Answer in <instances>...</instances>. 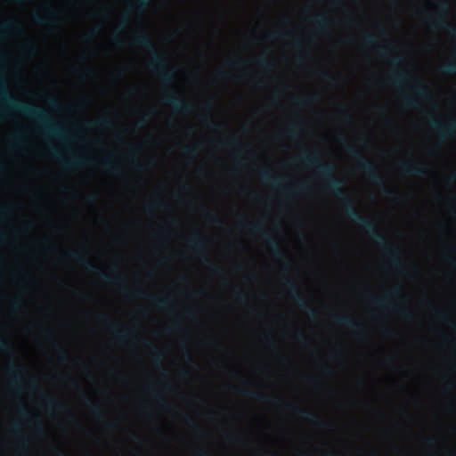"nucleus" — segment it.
Returning <instances> with one entry per match:
<instances>
[{
  "instance_id": "nucleus-1",
  "label": "nucleus",
  "mask_w": 456,
  "mask_h": 456,
  "mask_svg": "<svg viewBox=\"0 0 456 456\" xmlns=\"http://www.w3.org/2000/svg\"><path fill=\"white\" fill-rule=\"evenodd\" d=\"M298 159L305 167L314 168L317 175L325 182L327 191L342 201L346 216L365 231L370 238L382 248V251L389 259L393 270L402 272L403 261L398 248L392 245L387 237L378 231L375 221L364 218L360 215L354 201L344 191L345 182L334 177L336 171L334 164L323 162L319 152L313 154L306 152L300 156Z\"/></svg>"
},
{
  "instance_id": "nucleus-2",
  "label": "nucleus",
  "mask_w": 456,
  "mask_h": 456,
  "mask_svg": "<svg viewBox=\"0 0 456 456\" xmlns=\"http://www.w3.org/2000/svg\"><path fill=\"white\" fill-rule=\"evenodd\" d=\"M19 113L35 120L44 134L57 139L70 141L72 137L62 126L55 124L43 109L16 99L10 92L4 78H0V115Z\"/></svg>"
},
{
  "instance_id": "nucleus-3",
  "label": "nucleus",
  "mask_w": 456,
  "mask_h": 456,
  "mask_svg": "<svg viewBox=\"0 0 456 456\" xmlns=\"http://www.w3.org/2000/svg\"><path fill=\"white\" fill-rule=\"evenodd\" d=\"M131 44L134 46L144 49L151 54V61L150 63V69L152 71L158 73L162 84L170 85L175 81V70L166 69L167 66V61L163 55L157 52L156 47L148 33L145 31L137 33L131 39Z\"/></svg>"
},
{
  "instance_id": "nucleus-4",
  "label": "nucleus",
  "mask_w": 456,
  "mask_h": 456,
  "mask_svg": "<svg viewBox=\"0 0 456 456\" xmlns=\"http://www.w3.org/2000/svg\"><path fill=\"white\" fill-rule=\"evenodd\" d=\"M348 154L359 163L360 168L363 174L370 179V181L379 186L383 195L387 197H394L396 193L388 189L386 185V181L379 174L378 167L370 160L365 159L362 152L351 145L346 146Z\"/></svg>"
},
{
  "instance_id": "nucleus-5",
  "label": "nucleus",
  "mask_w": 456,
  "mask_h": 456,
  "mask_svg": "<svg viewBox=\"0 0 456 456\" xmlns=\"http://www.w3.org/2000/svg\"><path fill=\"white\" fill-rule=\"evenodd\" d=\"M66 255L70 259L76 261L79 265L83 266L87 272L97 274L103 281L114 283L123 288L124 291L126 290L125 288V279L123 276L118 274L117 277L113 278L111 275H110L109 273L102 271L98 266L93 264L88 259V256L82 251L69 250L66 252Z\"/></svg>"
},
{
  "instance_id": "nucleus-6",
  "label": "nucleus",
  "mask_w": 456,
  "mask_h": 456,
  "mask_svg": "<svg viewBox=\"0 0 456 456\" xmlns=\"http://www.w3.org/2000/svg\"><path fill=\"white\" fill-rule=\"evenodd\" d=\"M239 225L241 227H247L252 232L258 234L268 245L272 256L278 260H284L288 264V259L285 257L283 251L281 248V245L276 239L269 236L268 232L264 229L261 224L256 223L254 224H248L241 216L239 218Z\"/></svg>"
},
{
  "instance_id": "nucleus-7",
  "label": "nucleus",
  "mask_w": 456,
  "mask_h": 456,
  "mask_svg": "<svg viewBox=\"0 0 456 456\" xmlns=\"http://www.w3.org/2000/svg\"><path fill=\"white\" fill-rule=\"evenodd\" d=\"M402 293L401 287H395L387 291L382 297H372V303L381 308L388 309L395 314H400L404 320L411 321L413 318L412 313L408 308L400 309L391 303L392 298H398Z\"/></svg>"
},
{
  "instance_id": "nucleus-8",
  "label": "nucleus",
  "mask_w": 456,
  "mask_h": 456,
  "mask_svg": "<svg viewBox=\"0 0 456 456\" xmlns=\"http://www.w3.org/2000/svg\"><path fill=\"white\" fill-rule=\"evenodd\" d=\"M283 284L289 289L290 298L296 303L298 308L305 312L309 317L314 318L317 315V311L313 308L308 301L300 294L298 285L290 279L285 280Z\"/></svg>"
},
{
  "instance_id": "nucleus-9",
  "label": "nucleus",
  "mask_w": 456,
  "mask_h": 456,
  "mask_svg": "<svg viewBox=\"0 0 456 456\" xmlns=\"http://www.w3.org/2000/svg\"><path fill=\"white\" fill-rule=\"evenodd\" d=\"M436 8L439 11L436 13V18L431 21L430 25L432 28H442L448 35L452 37H456V27L448 23L446 12L449 9V4L446 1H440L435 4Z\"/></svg>"
},
{
  "instance_id": "nucleus-10",
  "label": "nucleus",
  "mask_w": 456,
  "mask_h": 456,
  "mask_svg": "<svg viewBox=\"0 0 456 456\" xmlns=\"http://www.w3.org/2000/svg\"><path fill=\"white\" fill-rule=\"evenodd\" d=\"M429 126L442 141L456 137V118L451 119L447 123H442L432 118L429 120Z\"/></svg>"
},
{
  "instance_id": "nucleus-11",
  "label": "nucleus",
  "mask_w": 456,
  "mask_h": 456,
  "mask_svg": "<svg viewBox=\"0 0 456 456\" xmlns=\"http://www.w3.org/2000/svg\"><path fill=\"white\" fill-rule=\"evenodd\" d=\"M414 97L404 95L403 97V101L404 104L409 108H417L418 102L417 99H420L427 102H431L434 100L433 95L430 94L428 87L423 82H418L414 88Z\"/></svg>"
},
{
  "instance_id": "nucleus-12",
  "label": "nucleus",
  "mask_w": 456,
  "mask_h": 456,
  "mask_svg": "<svg viewBox=\"0 0 456 456\" xmlns=\"http://www.w3.org/2000/svg\"><path fill=\"white\" fill-rule=\"evenodd\" d=\"M166 92L167 96L165 98L164 102L166 104L169 105L174 111L185 114L192 112L193 105L191 102L177 96L173 90H167Z\"/></svg>"
},
{
  "instance_id": "nucleus-13",
  "label": "nucleus",
  "mask_w": 456,
  "mask_h": 456,
  "mask_svg": "<svg viewBox=\"0 0 456 456\" xmlns=\"http://www.w3.org/2000/svg\"><path fill=\"white\" fill-rule=\"evenodd\" d=\"M51 153L54 158H56L59 160L61 165L67 169L78 168L80 167L85 166L90 161L89 159L81 157L77 154H72L70 157L67 159L63 158L59 154V151L55 148H51Z\"/></svg>"
},
{
  "instance_id": "nucleus-14",
  "label": "nucleus",
  "mask_w": 456,
  "mask_h": 456,
  "mask_svg": "<svg viewBox=\"0 0 456 456\" xmlns=\"http://www.w3.org/2000/svg\"><path fill=\"white\" fill-rule=\"evenodd\" d=\"M286 405L288 407L292 408L297 415H298L302 419L314 424L316 427H318L320 428L330 429L331 428V425L330 422L322 419L320 418V416L317 415L316 413H314L310 411L302 410L297 406L292 405L291 403H287Z\"/></svg>"
},
{
  "instance_id": "nucleus-15",
  "label": "nucleus",
  "mask_w": 456,
  "mask_h": 456,
  "mask_svg": "<svg viewBox=\"0 0 456 456\" xmlns=\"http://www.w3.org/2000/svg\"><path fill=\"white\" fill-rule=\"evenodd\" d=\"M400 168L406 175L424 176L427 166L420 162H403L400 165Z\"/></svg>"
},
{
  "instance_id": "nucleus-16",
  "label": "nucleus",
  "mask_w": 456,
  "mask_h": 456,
  "mask_svg": "<svg viewBox=\"0 0 456 456\" xmlns=\"http://www.w3.org/2000/svg\"><path fill=\"white\" fill-rule=\"evenodd\" d=\"M9 373V383L12 387H18L23 379V367L18 366L13 362H11L7 367Z\"/></svg>"
},
{
  "instance_id": "nucleus-17",
  "label": "nucleus",
  "mask_w": 456,
  "mask_h": 456,
  "mask_svg": "<svg viewBox=\"0 0 456 456\" xmlns=\"http://www.w3.org/2000/svg\"><path fill=\"white\" fill-rule=\"evenodd\" d=\"M240 393L246 396H248L252 399H255L256 401L263 402V403H275L280 402V400L275 397H273L270 395H265L262 393L252 391V390L243 389V390H240Z\"/></svg>"
},
{
  "instance_id": "nucleus-18",
  "label": "nucleus",
  "mask_w": 456,
  "mask_h": 456,
  "mask_svg": "<svg viewBox=\"0 0 456 456\" xmlns=\"http://www.w3.org/2000/svg\"><path fill=\"white\" fill-rule=\"evenodd\" d=\"M260 178L264 183H269L273 187H281L284 182L282 178L275 175L274 173L269 169L262 170Z\"/></svg>"
},
{
  "instance_id": "nucleus-19",
  "label": "nucleus",
  "mask_w": 456,
  "mask_h": 456,
  "mask_svg": "<svg viewBox=\"0 0 456 456\" xmlns=\"http://www.w3.org/2000/svg\"><path fill=\"white\" fill-rule=\"evenodd\" d=\"M136 296L139 297L149 298L159 309H167L168 303L172 301L171 297H150L142 290H138Z\"/></svg>"
},
{
  "instance_id": "nucleus-20",
  "label": "nucleus",
  "mask_w": 456,
  "mask_h": 456,
  "mask_svg": "<svg viewBox=\"0 0 456 456\" xmlns=\"http://www.w3.org/2000/svg\"><path fill=\"white\" fill-rule=\"evenodd\" d=\"M58 12L54 9H51L49 14L45 17L35 13L33 15L34 20L40 25H55L57 23Z\"/></svg>"
},
{
  "instance_id": "nucleus-21",
  "label": "nucleus",
  "mask_w": 456,
  "mask_h": 456,
  "mask_svg": "<svg viewBox=\"0 0 456 456\" xmlns=\"http://www.w3.org/2000/svg\"><path fill=\"white\" fill-rule=\"evenodd\" d=\"M335 322L342 326L347 327L349 329H352L354 330H361L363 328L362 323L355 321L354 319L349 316H337L335 318Z\"/></svg>"
},
{
  "instance_id": "nucleus-22",
  "label": "nucleus",
  "mask_w": 456,
  "mask_h": 456,
  "mask_svg": "<svg viewBox=\"0 0 456 456\" xmlns=\"http://www.w3.org/2000/svg\"><path fill=\"white\" fill-rule=\"evenodd\" d=\"M318 31L326 33L330 30V20L324 15L318 14L313 19Z\"/></svg>"
},
{
  "instance_id": "nucleus-23",
  "label": "nucleus",
  "mask_w": 456,
  "mask_h": 456,
  "mask_svg": "<svg viewBox=\"0 0 456 456\" xmlns=\"http://www.w3.org/2000/svg\"><path fill=\"white\" fill-rule=\"evenodd\" d=\"M190 245L198 252L206 251V240L199 233H195L190 240Z\"/></svg>"
},
{
  "instance_id": "nucleus-24",
  "label": "nucleus",
  "mask_w": 456,
  "mask_h": 456,
  "mask_svg": "<svg viewBox=\"0 0 456 456\" xmlns=\"http://www.w3.org/2000/svg\"><path fill=\"white\" fill-rule=\"evenodd\" d=\"M410 80L411 77L403 71H395L391 77V82L396 86H401Z\"/></svg>"
},
{
  "instance_id": "nucleus-25",
  "label": "nucleus",
  "mask_w": 456,
  "mask_h": 456,
  "mask_svg": "<svg viewBox=\"0 0 456 456\" xmlns=\"http://www.w3.org/2000/svg\"><path fill=\"white\" fill-rule=\"evenodd\" d=\"M143 344L145 346H147L150 348V350L153 353V356H154L153 359H154L155 363L160 364L164 358L163 352L160 349H159L156 346H154L151 342H150L149 340L144 339Z\"/></svg>"
},
{
  "instance_id": "nucleus-26",
  "label": "nucleus",
  "mask_w": 456,
  "mask_h": 456,
  "mask_svg": "<svg viewBox=\"0 0 456 456\" xmlns=\"http://www.w3.org/2000/svg\"><path fill=\"white\" fill-rule=\"evenodd\" d=\"M305 125L302 122L295 123L287 128V134L291 139H296L298 133L305 129Z\"/></svg>"
},
{
  "instance_id": "nucleus-27",
  "label": "nucleus",
  "mask_w": 456,
  "mask_h": 456,
  "mask_svg": "<svg viewBox=\"0 0 456 456\" xmlns=\"http://www.w3.org/2000/svg\"><path fill=\"white\" fill-rule=\"evenodd\" d=\"M84 403L88 407V409L90 410V411L95 416L97 417L98 419L100 418H102L103 417V414H102V409L101 407L99 406L98 403L91 401L89 398L87 397H85L84 398Z\"/></svg>"
},
{
  "instance_id": "nucleus-28",
  "label": "nucleus",
  "mask_w": 456,
  "mask_h": 456,
  "mask_svg": "<svg viewBox=\"0 0 456 456\" xmlns=\"http://www.w3.org/2000/svg\"><path fill=\"white\" fill-rule=\"evenodd\" d=\"M103 167L113 175L118 176L122 174V170L118 167L114 166L113 160L110 157L104 159Z\"/></svg>"
},
{
  "instance_id": "nucleus-29",
  "label": "nucleus",
  "mask_w": 456,
  "mask_h": 456,
  "mask_svg": "<svg viewBox=\"0 0 456 456\" xmlns=\"http://www.w3.org/2000/svg\"><path fill=\"white\" fill-rule=\"evenodd\" d=\"M20 27L15 21L10 20V21L5 22L4 24H3L1 26L0 40L4 38L7 32H9L11 30L20 29Z\"/></svg>"
},
{
  "instance_id": "nucleus-30",
  "label": "nucleus",
  "mask_w": 456,
  "mask_h": 456,
  "mask_svg": "<svg viewBox=\"0 0 456 456\" xmlns=\"http://www.w3.org/2000/svg\"><path fill=\"white\" fill-rule=\"evenodd\" d=\"M87 125L91 127L96 126L102 128H110L113 126V121L109 117H106L94 122H88Z\"/></svg>"
},
{
  "instance_id": "nucleus-31",
  "label": "nucleus",
  "mask_w": 456,
  "mask_h": 456,
  "mask_svg": "<svg viewBox=\"0 0 456 456\" xmlns=\"http://www.w3.org/2000/svg\"><path fill=\"white\" fill-rule=\"evenodd\" d=\"M44 402L48 410H56L59 411H65L64 406L61 403H57L53 398L44 395Z\"/></svg>"
},
{
  "instance_id": "nucleus-32",
  "label": "nucleus",
  "mask_w": 456,
  "mask_h": 456,
  "mask_svg": "<svg viewBox=\"0 0 456 456\" xmlns=\"http://www.w3.org/2000/svg\"><path fill=\"white\" fill-rule=\"evenodd\" d=\"M317 101L316 95H309L304 98H296L295 102L301 108L308 107Z\"/></svg>"
},
{
  "instance_id": "nucleus-33",
  "label": "nucleus",
  "mask_w": 456,
  "mask_h": 456,
  "mask_svg": "<svg viewBox=\"0 0 456 456\" xmlns=\"http://www.w3.org/2000/svg\"><path fill=\"white\" fill-rule=\"evenodd\" d=\"M110 331L119 342L124 343L127 341L129 336L126 330L119 331L116 325H111Z\"/></svg>"
},
{
  "instance_id": "nucleus-34",
  "label": "nucleus",
  "mask_w": 456,
  "mask_h": 456,
  "mask_svg": "<svg viewBox=\"0 0 456 456\" xmlns=\"http://www.w3.org/2000/svg\"><path fill=\"white\" fill-rule=\"evenodd\" d=\"M13 346L7 341L0 333V351L5 354H13Z\"/></svg>"
},
{
  "instance_id": "nucleus-35",
  "label": "nucleus",
  "mask_w": 456,
  "mask_h": 456,
  "mask_svg": "<svg viewBox=\"0 0 456 456\" xmlns=\"http://www.w3.org/2000/svg\"><path fill=\"white\" fill-rule=\"evenodd\" d=\"M256 61L260 67L265 69H272L274 67L273 63L270 61L265 55H260L257 57Z\"/></svg>"
},
{
  "instance_id": "nucleus-36",
  "label": "nucleus",
  "mask_w": 456,
  "mask_h": 456,
  "mask_svg": "<svg viewBox=\"0 0 456 456\" xmlns=\"http://www.w3.org/2000/svg\"><path fill=\"white\" fill-rule=\"evenodd\" d=\"M151 1L152 0H137L133 7L138 13H142L148 8Z\"/></svg>"
},
{
  "instance_id": "nucleus-37",
  "label": "nucleus",
  "mask_w": 456,
  "mask_h": 456,
  "mask_svg": "<svg viewBox=\"0 0 456 456\" xmlns=\"http://www.w3.org/2000/svg\"><path fill=\"white\" fill-rule=\"evenodd\" d=\"M441 70L444 74H456V59L444 65Z\"/></svg>"
},
{
  "instance_id": "nucleus-38",
  "label": "nucleus",
  "mask_w": 456,
  "mask_h": 456,
  "mask_svg": "<svg viewBox=\"0 0 456 456\" xmlns=\"http://www.w3.org/2000/svg\"><path fill=\"white\" fill-rule=\"evenodd\" d=\"M202 262L206 265H208L210 270L215 273H217V274H221L223 273L222 269H220L219 267H216V265H214L210 261L209 259L206 256L202 259Z\"/></svg>"
},
{
  "instance_id": "nucleus-39",
  "label": "nucleus",
  "mask_w": 456,
  "mask_h": 456,
  "mask_svg": "<svg viewBox=\"0 0 456 456\" xmlns=\"http://www.w3.org/2000/svg\"><path fill=\"white\" fill-rule=\"evenodd\" d=\"M394 50V45L392 43H387L385 45H381L378 48V52L381 56H384L388 51Z\"/></svg>"
},
{
  "instance_id": "nucleus-40",
  "label": "nucleus",
  "mask_w": 456,
  "mask_h": 456,
  "mask_svg": "<svg viewBox=\"0 0 456 456\" xmlns=\"http://www.w3.org/2000/svg\"><path fill=\"white\" fill-rule=\"evenodd\" d=\"M205 213H206V216L210 218V223L212 224H220V219L216 213L211 212L209 210H206Z\"/></svg>"
},
{
  "instance_id": "nucleus-41",
  "label": "nucleus",
  "mask_w": 456,
  "mask_h": 456,
  "mask_svg": "<svg viewBox=\"0 0 456 456\" xmlns=\"http://www.w3.org/2000/svg\"><path fill=\"white\" fill-rule=\"evenodd\" d=\"M198 147L199 145H195L193 147L185 146L183 148V152L191 157H195L198 154Z\"/></svg>"
},
{
  "instance_id": "nucleus-42",
  "label": "nucleus",
  "mask_w": 456,
  "mask_h": 456,
  "mask_svg": "<svg viewBox=\"0 0 456 456\" xmlns=\"http://www.w3.org/2000/svg\"><path fill=\"white\" fill-rule=\"evenodd\" d=\"M364 44L367 45H374L378 42L375 35L368 34L364 37Z\"/></svg>"
},
{
  "instance_id": "nucleus-43",
  "label": "nucleus",
  "mask_w": 456,
  "mask_h": 456,
  "mask_svg": "<svg viewBox=\"0 0 456 456\" xmlns=\"http://www.w3.org/2000/svg\"><path fill=\"white\" fill-rule=\"evenodd\" d=\"M56 350L59 352V361L61 363H67L69 361V355L66 352L62 351L59 346H56Z\"/></svg>"
},
{
  "instance_id": "nucleus-44",
  "label": "nucleus",
  "mask_w": 456,
  "mask_h": 456,
  "mask_svg": "<svg viewBox=\"0 0 456 456\" xmlns=\"http://www.w3.org/2000/svg\"><path fill=\"white\" fill-rule=\"evenodd\" d=\"M150 118H151L150 113L143 114L142 117L140 118V120L137 123L138 126L142 127V126H146L149 122Z\"/></svg>"
},
{
  "instance_id": "nucleus-45",
  "label": "nucleus",
  "mask_w": 456,
  "mask_h": 456,
  "mask_svg": "<svg viewBox=\"0 0 456 456\" xmlns=\"http://www.w3.org/2000/svg\"><path fill=\"white\" fill-rule=\"evenodd\" d=\"M321 76L325 82L329 84H334V78L330 74L322 71L321 72Z\"/></svg>"
},
{
  "instance_id": "nucleus-46",
  "label": "nucleus",
  "mask_w": 456,
  "mask_h": 456,
  "mask_svg": "<svg viewBox=\"0 0 456 456\" xmlns=\"http://www.w3.org/2000/svg\"><path fill=\"white\" fill-rule=\"evenodd\" d=\"M295 338L297 342L301 344H308V340L304 337L302 332H297L295 335Z\"/></svg>"
},
{
  "instance_id": "nucleus-47",
  "label": "nucleus",
  "mask_w": 456,
  "mask_h": 456,
  "mask_svg": "<svg viewBox=\"0 0 456 456\" xmlns=\"http://www.w3.org/2000/svg\"><path fill=\"white\" fill-rule=\"evenodd\" d=\"M47 103L53 109H57L60 106L59 102L52 97L47 99Z\"/></svg>"
},
{
  "instance_id": "nucleus-48",
  "label": "nucleus",
  "mask_w": 456,
  "mask_h": 456,
  "mask_svg": "<svg viewBox=\"0 0 456 456\" xmlns=\"http://www.w3.org/2000/svg\"><path fill=\"white\" fill-rule=\"evenodd\" d=\"M10 213L9 208H4L0 211V222H2Z\"/></svg>"
},
{
  "instance_id": "nucleus-49",
  "label": "nucleus",
  "mask_w": 456,
  "mask_h": 456,
  "mask_svg": "<svg viewBox=\"0 0 456 456\" xmlns=\"http://www.w3.org/2000/svg\"><path fill=\"white\" fill-rule=\"evenodd\" d=\"M403 58L402 56L397 55V56H395V57L391 60V63H392L393 65H395V66H396V65L401 64V63L403 62Z\"/></svg>"
},
{
  "instance_id": "nucleus-50",
  "label": "nucleus",
  "mask_w": 456,
  "mask_h": 456,
  "mask_svg": "<svg viewBox=\"0 0 456 456\" xmlns=\"http://www.w3.org/2000/svg\"><path fill=\"white\" fill-rule=\"evenodd\" d=\"M289 34L288 33H281V34H268L266 35V39H274L275 37H277L278 36L279 37H286Z\"/></svg>"
},
{
  "instance_id": "nucleus-51",
  "label": "nucleus",
  "mask_w": 456,
  "mask_h": 456,
  "mask_svg": "<svg viewBox=\"0 0 456 456\" xmlns=\"http://www.w3.org/2000/svg\"><path fill=\"white\" fill-rule=\"evenodd\" d=\"M236 298L240 303H243L246 301V297L241 291H236Z\"/></svg>"
},
{
  "instance_id": "nucleus-52",
  "label": "nucleus",
  "mask_w": 456,
  "mask_h": 456,
  "mask_svg": "<svg viewBox=\"0 0 456 456\" xmlns=\"http://www.w3.org/2000/svg\"><path fill=\"white\" fill-rule=\"evenodd\" d=\"M195 455L196 456H212L208 451L201 450V449L197 450Z\"/></svg>"
},
{
  "instance_id": "nucleus-53",
  "label": "nucleus",
  "mask_w": 456,
  "mask_h": 456,
  "mask_svg": "<svg viewBox=\"0 0 456 456\" xmlns=\"http://www.w3.org/2000/svg\"><path fill=\"white\" fill-rule=\"evenodd\" d=\"M114 45L116 46L120 47L123 45V40L119 37H114Z\"/></svg>"
},
{
  "instance_id": "nucleus-54",
  "label": "nucleus",
  "mask_w": 456,
  "mask_h": 456,
  "mask_svg": "<svg viewBox=\"0 0 456 456\" xmlns=\"http://www.w3.org/2000/svg\"><path fill=\"white\" fill-rule=\"evenodd\" d=\"M96 199H97V195L95 193L89 194L86 197L87 201L90 203L94 202L96 200Z\"/></svg>"
},
{
  "instance_id": "nucleus-55",
  "label": "nucleus",
  "mask_w": 456,
  "mask_h": 456,
  "mask_svg": "<svg viewBox=\"0 0 456 456\" xmlns=\"http://www.w3.org/2000/svg\"><path fill=\"white\" fill-rule=\"evenodd\" d=\"M27 50L29 52V53L31 54H35L36 52H37V48L34 45L30 44L27 46Z\"/></svg>"
},
{
  "instance_id": "nucleus-56",
  "label": "nucleus",
  "mask_w": 456,
  "mask_h": 456,
  "mask_svg": "<svg viewBox=\"0 0 456 456\" xmlns=\"http://www.w3.org/2000/svg\"><path fill=\"white\" fill-rule=\"evenodd\" d=\"M19 413L22 416V417H27L28 416V411L24 408V407H20L19 408Z\"/></svg>"
},
{
  "instance_id": "nucleus-57",
  "label": "nucleus",
  "mask_w": 456,
  "mask_h": 456,
  "mask_svg": "<svg viewBox=\"0 0 456 456\" xmlns=\"http://www.w3.org/2000/svg\"><path fill=\"white\" fill-rule=\"evenodd\" d=\"M158 403L161 406V407H164V408H169V406H167L165 403V401L163 400L162 397H158Z\"/></svg>"
},
{
  "instance_id": "nucleus-58",
  "label": "nucleus",
  "mask_w": 456,
  "mask_h": 456,
  "mask_svg": "<svg viewBox=\"0 0 456 456\" xmlns=\"http://www.w3.org/2000/svg\"><path fill=\"white\" fill-rule=\"evenodd\" d=\"M204 121H207L208 123V125L213 128V129H216L217 127V125L216 122H214L213 120L211 119H204Z\"/></svg>"
},
{
  "instance_id": "nucleus-59",
  "label": "nucleus",
  "mask_w": 456,
  "mask_h": 456,
  "mask_svg": "<svg viewBox=\"0 0 456 456\" xmlns=\"http://www.w3.org/2000/svg\"><path fill=\"white\" fill-rule=\"evenodd\" d=\"M244 440V436L241 435V434H238L235 437H234V441L236 442H241Z\"/></svg>"
},
{
  "instance_id": "nucleus-60",
  "label": "nucleus",
  "mask_w": 456,
  "mask_h": 456,
  "mask_svg": "<svg viewBox=\"0 0 456 456\" xmlns=\"http://www.w3.org/2000/svg\"><path fill=\"white\" fill-rule=\"evenodd\" d=\"M437 315L439 316V318H441L442 320H446L447 319V315L444 312H441V311H438L437 312Z\"/></svg>"
},
{
  "instance_id": "nucleus-61",
  "label": "nucleus",
  "mask_w": 456,
  "mask_h": 456,
  "mask_svg": "<svg viewBox=\"0 0 456 456\" xmlns=\"http://www.w3.org/2000/svg\"><path fill=\"white\" fill-rule=\"evenodd\" d=\"M186 420L191 426L197 427L195 421L191 417L186 416Z\"/></svg>"
},
{
  "instance_id": "nucleus-62",
  "label": "nucleus",
  "mask_w": 456,
  "mask_h": 456,
  "mask_svg": "<svg viewBox=\"0 0 456 456\" xmlns=\"http://www.w3.org/2000/svg\"><path fill=\"white\" fill-rule=\"evenodd\" d=\"M116 425L114 423H107L105 425V428L108 429V430H113L115 428Z\"/></svg>"
},
{
  "instance_id": "nucleus-63",
  "label": "nucleus",
  "mask_w": 456,
  "mask_h": 456,
  "mask_svg": "<svg viewBox=\"0 0 456 456\" xmlns=\"http://www.w3.org/2000/svg\"><path fill=\"white\" fill-rule=\"evenodd\" d=\"M448 180H449V182H452V183L455 182L456 181V172L451 174Z\"/></svg>"
},
{
  "instance_id": "nucleus-64",
  "label": "nucleus",
  "mask_w": 456,
  "mask_h": 456,
  "mask_svg": "<svg viewBox=\"0 0 456 456\" xmlns=\"http://www.w3.org/2000/svg\"><path fill=\"white\" fill-rule=\"evenodd\" d=\"M55 456H69V455H67L66 453L57 450V451H55Z\"/></svg>"
}]
</instances>
